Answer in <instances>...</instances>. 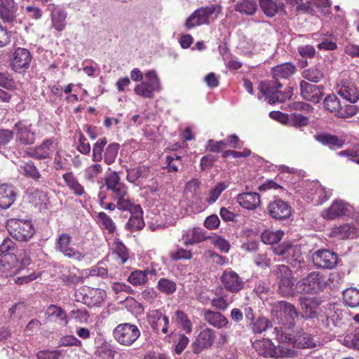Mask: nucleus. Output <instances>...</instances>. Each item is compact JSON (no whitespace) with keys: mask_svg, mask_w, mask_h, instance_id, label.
<instances>
[{"mask_svg":"<svg viewBox=\"0 0 359 359\" xmlns=\"http://www.w3.org/2000/svg\"><path fill=\"white\" fill-rule=\"evenodd\" d=\"M107 189L111 191V196L116 201V206L121 210H125L130 207V200L128 188L121 181L116 172H113L105 179Z\"/></svg>","mask_w":359,"mask_h":359,"instance_id":"f257e3e1","label":"nucleus"},{"mask_svg":"<svg viewBox=\"0 0 359 359\" xmlns=\"http://www.w3.org/2000/svg\"><path fill=\"white\" fill-rule=\"evenodd\" d=\"M222 12L220 4H211L196 9L187 20L185 26L190 29L197 26L214 22Z\"/></svg>","mask_w":359,"mask_h":359,"instance_id":"f03ea898","label":"nucleus"},{"mask_svg":"<svg viewBox=\"0 0 359 359\" xmlns=\"http://www.w3.org/2000/svg\"><path fill=\"white\" fill-rule=\"evenodd\" d=\"M282 84L274 78L271 81L262 82L259 86V91L269 104L283 102L292 97L293 93L291 88L283 93L279 90Z\"/></svg>","mask_w":359,"mask_h":359,"instance_id":"7ed1b4c3","label":"nucleus"},{"mask_svg":"<svg viewBox=\"0 0 359 359\" xmlns=\"http://www.w3.org/2000/svg\"><path fill=\"white\" fill-rule=\"evenodd\" d=\"M162 90L161 80L154 70H149L144 74V80L137 85L135 93L144 98H152L154 93H159Z\"/></svg>","mask_w":359,"mask_h":359,"instance_id":"20e7f679","label":"nucleus"},{"mask_svg":"<svg viewBox=\"0 0 359 359\" xmlns=\"http://www.w3.org/2000/svg\"><path fill=\"white\" fill-rule=\"evenodd\" d=\"M326 284L323 275L318 271H312L297 283L296 288L299 292L314 294L323 290Z\"/></svg>","mask_w":359,"mask_h":359,"instance_id":"39448f33","label":"nucleus"},{"mask_svg":"<svg viewBox=\"0 0 359 359\" xmlns=\"http://www.w3.org/2000/svg\"><path fill=\"white\" fill-rule=\"evenodd\" d=\"M140 336L137 326L131 323L118 324L113 330L114 339L121 345L130 346L135 342Z\"/></svg>","mask_w":359,"mask_h":359,"instance_id":"423d86ee","label":"nucleus"},{"mask_svg":"<svg viewBox=\"0 0 359 359\" xmlns=\"http://www.w3.org/2000/svg\"><path fill=\"white\" fill-rule=\"evenodd\" d=\"M273 312L276 313V316L280 318L283 324L287 323L290 326L293 325L299 315L295 306L285 301H280L274 303L273 305Z\"/></svg>","mask_w":359,"mask_h":359,"instance_id":"0eeeda50","label":"nucleus"},{"mask_svg":"<svg viewBox=\"0 0 359 359\" xmlns=\"http://www.w3.org/2000/svg\"><path fill=\"white\" fill-rule=\"evenodd\" d=\"M343 324V311L330 305L321 316V326L327 331H334Z\"/></svg>","mask_w":359,"mask_h":359,"instance_id":"6e6552de","label":"nucleus"},{"mask_svg":"<svg viewBox=\"0 0 359 359\" xmlns=\"http://www.w3.org/2000/svg\"><path fill=\"white\" fill-rule=\"evenodd\" d=\"M216 339L215 332L210 328L202 330L192 343V351L196 354L209 349L214 344Z\"/></svg>","mask_w":359,"mask_h":359,"instance_id":"1a4fd4ad","label":"nucleus"},{"mask_svg":"<svg viewBox=\"0 0 359 359\" xmlns=\"http://www.w3.org/2000/svg\"><path fill=\"white\" fill-rule=\"evenodd\" d=\"M267 212L271 217L277 220H283L289 218L292 215V208L283 200L276 198L269 203Z\"/></svg>","mask_w":359,"mask_h":359,"instance_id":"9d476101","label":"nucleus"},{"mask_svg":"<svg viewBox=\"0 0 359 359\" xmlns=\"http://www.w3.org/2000/svg\"><path fill=\"white\" fill-rule=\"evenodd\" d=\"M224 288L231 293H238L241 291L245 282L239 275L232 270H225L220 278Z\"/></svg>","mask_w":359,"mask_h":359,"instance_id":"9b49d317","label":"nucleus"},{"mask_svg":"<svg viewBox=\"0 0 359 359\" xmlns=\"http://www.w3.org/2000/svg\"><path fill=\"white\" fill-rule=\"evenodd\" d=\"M57 143L53 139L44 140L40 145L35 147L29 148L27 150V154L32 158L38 160L49 158L52 156L55 150Z\"/></svg>","mask_w":359,"mask_h":359,"instance_id":"f8f14e48","label":"nucleus"},{"mask_svg":"<svg viewBox=\"0 0 359 359\" xmlns=\"http://www.w3.org/2000/svg\"><path fill=\"white\" fill-rule=\"evenodd\" d=\"M32 61L30 52L24 48H17L11 60V65L15 72H20L22 70L27 69Z\"/></svg>","mask_w":359,"mask_h":359,"instance_id":"ddd939ff","label":"nucleus"},{"mask_svg":"<svg viewBox=\"0 0 359 359\" xmlns=\"http://www.w3.org/2000/svg\"><path fill=\"white\" fill-rule=\"evenodd\" d=\"M314 264L323 269H332L337 263V255L329 250H320L316 251L312 256Z\"/></svg>","mask_w":359,"mask_h":359,"instance_id":"4468645a","label":"nucleus"},{"mask_svg":"<svg viewBox=\"0 0 359 359\" xmlns=\"http://www.w3.org/2000/svg\"><path fill=\"white\" fill-rule=\"evenodd\" d=\"M252 346L259 355L265 358H278L282 355L280 347L276 346L267 339L255 341Z\"/></svg>","mask_w":359,"mask_h":359,"instance_id":"2eb2a0df","label":"nucleus"},{"mask_svg":"<svg viewBox=\"0 0 359 359\" xmlns=\"http://www.w3.org/2000/svg\"><path fill=\"white\" fill-rule=\"evenodd\" d=\"M147 320L153 331L158 333L161 331L163 334L168 332L169 319L163 316L160 310H151L147 313Z\"/></svg>","mask_w":359,"mask_h":359,"instance_id":"dca6fc26","label":"nucleus"},{"mask_svg":"<svg viewBox=\"0 0 359 359\" xmlns=\"http://www.w3.org/2000/svg\"><path fill=\"white\" fill-rule=\"evenodd\" d=\"M352 210V206L341 200H336L332 205L323 210L321 216L325 219H334L339 217L346 215Z\"/></svg>","mask_w":359,"mask_h":359,"instance_id":"f3484780","label":"nucleus"},{"mask_svg":"<svg viewBox=\"0 0 359 359\" xmlns=\"http://www.w3.org/2000/svg\"><path fill=\"white\" fill-rule=\"evenodd\" d=\"M323 87L311 84L305 81L300 83V93L303 99L318 103L323 96Z\"/></svg>","mask_w":359,"mask_h":359,"instance_id":"a211bd4d","label":"nucleus"},{"mask_svg":"<svg viewBox=\"0 0 359 359\" xmlns=\"http://www.w3.org/2000/svg\"><path fill=\"white\" fill-rule=\"evenodd\" d=\"M274 253L283 256L288 262H301L302 250L299 245L282 244L273 250Z\"/></svg>","mask_w":359,"mask_h":359,"instance_id":"6ab92c4d","label":"nucleus"},{"mask_svg":"<svg viewBox=\"0 0 359 359\" xmlns=\"http://www.w3.org/2000/svg\"><path fill=\"white\" fill-rule=\"evenodd\" d=\"M50 11L51 27L57 32H62L67 26V12L62 7L59 6H53Z\"/></svg>","mask_w":359,"mask_h":359,"instance_id":"aec40b11","label":"nucleus"},{"mask_svg":"<svg viewBox=\"0 0 359 359\" xmlns=\"http://www.w3.org/2000/svg\"><path fill=\"white\" fill-rule=\"evenodd\" d=\"M294 347L299 348H314L323 346L322 342L314 336L306 332L297 334L293 339Z\"/></svg>","mask_w":359,"mask_h":359,"instance_id":"412c9836","label":"nucleus"},{"mask_svg":"<svg viewBox=\"0 0 359 359\" xmlns=\"http://www.w3.org/2000/svg\"><path fill=\"white\" fill-rule=\"evenodd\" d=\"M31 125L18 122L15 125L14 131L18 141L21 144H32L35 141V133L31 130Z\"/></svg>","mask_w":359,"mask_h":359,"instance_id":"4be33fe9","label":"nucleus"},{"mask_svg":"<svg viewBox=\"0 0 359 359\" xmlns=\"http://www.w3.org/2000/svg\"><path fill=\"white\" fill-rule=\"evenodd\" d=\"M208 238L210 236L204 229L195 226L182 235V241L184 245L189 246L202 242Z\"/></svg>","mask_w":359,"mask_h":359,"instance_id":"5701e85b","label":"nucleus"},{"mask_svg":"<svg viewBox=\"0 0 359 359\" xmlns=\"http://www.w3.org/2000/svg\"><path fill=\"white\" fill-rule=\"evenodd\" d=\"M310 191L308 198L316 205H320L326 201L331 196V192L325 189L317 182L310 184Z\"/></svg>","mask_w":359,"mask_h":359,"instance_id":"b1692460","label":"nucleus"},{"mask_svg":"<svg viewBox=\"0 0 359 359\" xmlns=\"http://www.w3.org/2000/svg\"><path fill=\"white\" fill-rule=\"evenodd\" d=\"M18 5L14 0H0V18L6 22H12L16 18Z\"/></svg>","mask_w":359,"mask_h":359,"instance_id":"393cba45","label":"nucleus"},{"mask_svg":"<svg viewBox=\"0 0 359 359\" xmlns=\"http://www.w3.org/2000/svg\"><path fill=\"white\" fill-rule=\"evenodd\" d=\"M203 318L210 325L222 329L229 324L228 319L220 312L210 309L203 310Z\"/></svg>","mask_w":359,"mask_h":359,"instance_id":"a878e982","label":"nucleus"},{"mask_svg":"<svg viewBox=\"0 0 359 359\" xmlns=\"http://www.w3.org/2000/svg\"><path fill=\"white\" fill-rule=\"evenodd\" d=\"M16 199L14 187L11 185L2 184L0 185V208L7 209L11 207Z\"/></svg>","mask_w":359,"mask_h":359,"instance_id":"bb28decb","label":"nucleus"},{"mask_svg":"<svg viewBox=\"0 0 359 359\" xmlns=\"http://www.w3.org/2000/svg\"><path fill=\"white\" fill-rule=\"evenodd\" d=\"M11 236L17 241H26L34 233L33 226H6Z\"/></svg>","mask_w":359,"mask_h":359,"instance_id":"cd10ccee","label":"nucleus"},{"mask_svg":"<svg viewBox=\"0 0 359 359\" xmlns=\"http://www.w3.org/2000/svg\"><path fill=\"white\" fill-rule=\"evenodd\" d=\"M201 182L197 179H192L185 185L184 197L190 205L196 203L200 198L199 189Z\"/></svg>","mask_w":359,"mask_h":359,"instance_id":"c85d7f7f","label":"nucleus"},{"mask_svg":"<svg viewBox=\"0 0 359 359\" xmlns=\"http://www.w3.org/2000/svg\"><path fill=\"white\" fill-rule=\"evenodd\" d=\"M237 201L243 208L248 210L257 208L261 203L260 196L256 192L241 194L238 196Z\"/></svg>","mask_w":359,"mask_h":359,"instance_id":"c756f323","label":"nucleus"},{"mask_svg":"<svg viewBox=\"0 0 359 359\" xmlns=\"http://www.w3.org/2000/svg\"><path fill=\"white\" fill-rule=\"evenodd\" d=\"M332 233L340 239H353L359 235V226H337Z\"/></svg>","mask_w":359,"mask_h":359,"instance_id":"7c9ffc66","label":"nucleus"},{"mask_svg":"<svg viewBox=\"0 0 359 359\" xmlns=\"http://www.w3.org/2000/svg\"><path fill=\"white\" fill-rule=\"evenodd\" d=\"M339 95L351 103H355L359 100V91L355 84L348 83L341 87Z\"/></svg>","mask_w":359,"mask_h":359,"instance_id":"2f4dec72","label":"nucleus"},{"mask_svg":"<svg viewBox=\"0 0 359 359\" xmlns=\"http://www.w3.org/2000/svg\"><path fill=\"white\" fill-rule=\"evenodd\" d=\"M296 67L291 63H283L272 69L273 78L278 79H287L294 74Z\"/></svg>","mask_w":359,"mask_h":359,"instance_id":"473e14b6","label":"nucleus"},{"mask_svg":"<svg viewBox=\"0 0 359 359\" xmlns=\"http://www.w3.org/2000/svg\"><path fill=\"white\" fill-rule=\"evenodd\" d=\"M299 302L302 311V315L303 318L309 319L317 316L316 306L313 304V301L311 298L300 297Z\"/></svg>","mask_w":359,"mask_h":359,"instance_id":"72a5a7b5","label":"nucleus"},{"mask_svg":"<svg viewBox=\"0 0 359 359\" xmlns=\"http://www.w3.org/2000/svg\"><path fill=\"white\" fill-rule=\"evenodd\" d=\"M15 256L18 259V265H16V272L19 273L21 270L25 269L32 263L30 257V250L25 248H16Z\"/></svg>","mask_w":359,"mask_h":359,"instance_id":"f704fd0d","label":"nucleus"},{"mask_svg":"<svg viewBox=\"0 0 359 359\" xmlns=\"http://www.w3.org/2000/svg\"><path fill=\"white\" fill-rule=\"evenodd\" d=\"M315 138L322 144L331 149L341 148L344 143L342 139L330 134H318L315 136Z\"/></svg>","mask_w":359,"mask_h":359,"instance_id":"c9c22d12","label":"nucleus"},{"mask_svg":"<svg viewBox=\"0 0 359 359\" xmlns=\"http://www.w3.org/2000/svg\"><path fill=\"white\" fill-rule=\"evenodd\" d=\"M88 307L99 306L106 297V292L104 290L99 288H87Z\"/></svg>","mask_w":359,"mask_h":359,"instance_id":"e433bc0d","label":"nucleus"},{"mask_svg":"<svg viewBox=\"0 0 359 359\" xmlns=\"http://www.w3.org/2000/svg\"><path fill=\"white\" fill-rule=\"evenodd\" d=\"M62 178L66 185L76 195L81 196L84 194L85 191L83 187L79 183L72 172H66L63 174Z\"/></svg>","mask_w":359,"mask_h":359,"instance_id":"4c0bfd02","label":"nucleus"},{"mask_svg":"<svg viewBox=\"0 0 359 359\" xmlns=\"http://www.w3.org/2000/svg\"><path fill=\"white\" fill-rule=\"evenodd\" d=\"M45 316L48 320H50L52 318L55 317L58 320L63 321L65 325H67L69 323L65 311L60 306L55 304H51L48 306Z\"/></svg>","mask_w":359,"mask_h":359,"instance_id":"58836bf2","label":"nucleus"},{"mask_svg":"<svg viewBox=\"0 0 359 359\" xmlns=\"http://www.w3.org/2000/svg\"><path fill=\"white\" fill-rule=\"evenodd\" d=\"M228 187L229 183L226 182L217 183L206 194L205 201L210 205L214 203Z\"/></svg>","mask_w":359,"mask_h":359,"instance_id":"ea45409f","label":"nucleus"},{"mask_svg":"<svg viewBox=\"0 0 359 359\" xmlns=\"http://www.w3.org/2000/svg\"><path fill=\"white\" fill-rule=\"evenodd\" d=\"M48 200L47 194L39 189H34L29 194V202L39 206L40 209L46 208Z\"/></svg>","mask_w":359,"mask_h":359,"instance_id":"a19ab883","label":"nucleus"},{"mask_svg":"<svg viewBox=\"0 0 359 359\" xmlns=\"http://www.w3.org/2000/svg\"><path fill=\"white\" fill-rule=\"evenodd\" d=\"M278 292L283 297H291L294 294V283L292 279V276L279 280Z\"/></svg>","mask_w":359,"mask_h":359,"instance_id":"79ce46f5","label":"nucleus"},{"mask_svg":"<svg viewBox=\"0 0 359 359\" xmlns=\"http://www.w3.org/2000/svg\"><path fill=\"white\" fill-rule=\"evenodd\" d=\"M343 300L346 305L350 307L359 306V290L355 288H348L344 290Z\"/></svg>","mask_w":359,"mask_h":359,"instance_id":"37998d69","label":"nucleus"},{"mask_svg":"<svg viewBox=\"0 0 359 359\" xmlns=\"http://www.w3.org/2000/svg\"><path fill=\"white\" fill-rule=\"evenodd\" d=\"M260 6L263 12L269 17L274 16L283 7V4H276L272 0H260Z\"/></svg>","mask_w":359,"mask_h":359,"instance_id":"c03bdc74","label":"nucleus"},{"mask_svg":"<svg viewBox=\"0 0 359 359\" xmlns=\"http://www.w3.org/2000/svg\"><path fill=\"white\" fill-rule=\"evenodd\" d=\"M126 210L130 212V217L127 224H144L143 211L140 205H133L130 202V207Z\"/></svg>","mask_w":359,"mask_h":359,"instance_id":"a18cd8bd","label":"nucleus"},{"mask_svg":"<svg viewBox=\"0 0 359 359\" xmlns=\"http://www.w3.org/2000/svg\"><path fill=\"white\" fill-rule=\"evenodd\" d=\"M257 9V4L255 0H241L238 1L235 10L242 14L252 15Z\"/></svg>","mask_w":359,"mask_h":359,"instance_id":"49530a36","label":"nucleus"},{"mask_svg":"<svg viewBox=\"0 0 359 359\" xmlns=\"http://www.w3.org/2000/svg\"><path fill=\"white\" fill-rule=\"evenodd\" d=\"M112 254L116 255L120 259V264H123L129 258V252L125 245L119 241H116L113 244Z\"/></svg>","mask_w":359,"mask_h":359,"instance_id":"de8ad7c7","label":"nucleus"},{"mask_svg":"<svg viewBox=\"0 0 359 359\" xmlns=\"http://www.w3.org/2000/svg\"><path fill=\"white\" fill-rule=\"evenodd\" d=\"M118 150L119 144L118 143H111L106 147L102 157L106 164L111 165L115 161Z\"/></svg>","mask_w":359,"mask_h":359,"instance_id":"09e8293b","label":"nucleus"},{"mask_svg":"<svg viewBox=\"0 0 359 359\" xmlns=\"http://www.w3.org/2000/svg\"><path fill=\"white\" fill-rule=\"evenodd\" d=\"M325 107L332 113H336L339 115L340 110L341 109V103L338 97L331 94L327 95L324 100Z\"/></svg>","mask_w":359,"mask_h":359,"instance_id":"8fccbe9b","label":"nucleus"},{"mask_svg":"<svg viewBox=\"0 0 359 359\" xmlns=\"http://www.w3.org/2000/svg\"><path fill=\"white\" fill-rule=\"evenodd\" d=\"M176 322L187 333L192 331V323L186 313L181 310L175 311Z\"/></svg>","mask_w":359,"mask_h":359,"instance_id":"3c124183","label":"nucleus"},{"mask_svg":"<svg viewBox=\"0 0 359 359\" xmlns=\"http://www.w3.org/2000/svg\"><path fill=\"white\" fill-rule=\"evenodd\" d=\"M302 76L304 79L313 83H318L323 78V73L318 67H311L302 72Z\"/></svg>","mask_w":359,"mask_h":359,"instance_id":"603ef678","label":"nucleus"},{"mask_svg":"<svg viewBox=\"0 0 359 359\" xmlns=\"http://www.w3.org/2000/svg\"><path fill=\"white\" fill-rule=\"evenodd\" d=\"M102 172V167L99 163H94L87 167L84 170V179L86 181L94 182L95 180Z\"/></svg>","mask_w":359,"mask_h":359,"instance_id":"864d4df0","label":"nucleus"},{"mask_svg":"<svg viewBox=\"0 0 359 359\" xmlns=\"http://www.w3.org/2000/svg\"><path fill=\"white\" fill-rule=\"evenodd\" d=\"M107 144L106 138L98 140L93 147L92 159L94 162H100L102 160L103 151L104 152V147Z\"/></svg>","mask_w":359,"mask_h":359,"instance_id":"5fc2aeb1","label":"nucleus"},{"mask_svg":"<svg viewBox=\"0 0 359 359\" xmlns=\"http://www.w3.org/2000/svg\"><path fill=\"white\" fill-rule=\"evenodd\" d=\"M20 170L23 172L24 175L30 177L34 180H38L41 177V174L39 173L38 169L31 161L24 163L23 164L20 165Z\"/></svg>","mask_w":359,"mask_h":359,"instance_id":"6e6d98bb","label":"nucleus"},{"mask_svg":"<svg viewBox=\"0 0 359 359\" xmlns=\"http://www.w3.org/2000/svg\"><path fill=\"white\" fill-rule=\"evenodd\" d=\"M283 236V231H271L266 230L262 233V240L266 244L272 245L279 242L281 240Z\"/></svg>","mask_w":359,"mask_h":359,"instance_id":"4d7b16f0","label":"nucleus"},{"mask_svg":"<svg viewBox=\"0 0 359 359\" xmlns=\"http://www.w3.org/2000/svg\"><path fill=\"white\" fill-rule=\"evenodd\" d=\"M18 259L15 256V252L0 255V265L6 269H15L18 265Z\"/></svg>","mask_w":359,"mask_h":359,"instance_id":"13d9d810","label":"nucleus"},{"mask_svg":"<svg viewBox=\"0 0 359 359\" xmlns=\"http://www.w3.org/2000/svg\"><path fill=\"white\" fill-rule=\"evenodd\" d=\"M148 271L136 270L132 272L128 280L133 285H140L147 282Z\"/></svg>","mask_w":359,"mask_h":359,"instance_id":"bf43d9fd","label":"nucleus"},{"mask_svg":"<svg viewBox=\"0 0 359 359\" xmlns=\"http://www.w3.org/2000/svg\"><path fill=\"white\" fill-rule=\"evenodd\" d=\"M252 325L255 333H262L272 327L271 323L265 317H259Z\"/></svg>","mask_w":359,"mask_h":359,"instance_id":"052dcab7","label":"nucleus"},{"mask_svg":"<svg viewBox=\"0 0 359 359\" xmlns=\"http://www.w3.org/2000/svg\"><path fill=\"white\" fill-rule=\"evenodd\" d=\"M344 344L348 348L359 350V328L355 329L353 332L346 334L344 339Z\"/></svg>","mask_w":359,"mask_h":359,"instance_id":"680f3d73","label":"nucleus"},{"mask_svg":"<svg viewBox=\"0 0 359 359\" xmlns=\"http://www.w3.org/2000/svg\"><path fill=\"white\" fill-rule=\"evenodd\" d=\"M158 287L161 292L171 294L176 291V284L174 281L162 278L158 280Z\"/></svg>","mask_w":359,"mask_h":359,"instance_id":"e2e57ef3","label":"nucleus"},{"mask_svg":"<svg viewBox=\"0 0 359 359\" xmlns=\"http://www.w3.org/2000/svg\"><path fill=\"white\" fill-rule=\"evenodd\" d=\"M309 123L308 117L299 114H292L289 118L288 124L295 128H302L307 126Z\"/></svg>","mask_w":359,"mask_h":359,"instance_id":"0e129e2a","label":"nucleus"},{"mask_svg":"<svg viewBox=\"0 0 359 359\" xmlns=\"http://www.w3.org/2000/svg\"><path fill=\"white\" fill-rule=\"evenodd\" d=\"M115 353L109 344H102L97 348L95 354L102 359H114Z\"/></svg>","mask_w":359,"mask_h":359,"instance_id":"69168bd1","label":"nucleus"},{"mask_svg":"<svg viewBox=\"0 0 359 359\" xmlns=\"http://www.w3.org/2000/svg\"><path fill=\"white\" fill-rule=\"evenodd\" d=\"M60 278L67 285H76L83 280V278L81 276H77L70 271L63 273Z\"/></svg>","mask_w":359,"mask_h":359,"instance_id":"338daca9","label":"nucleus"},{"mask_svg":"<svg viewBox=\"0 0 359 359\" xmlns=\"http://www.w3.org/2000/svg\"><path fill=\"white\" fill-rule=\"evenodd\" d=\"M231 301L226 299L225 296H220L213 298L211 300V305L212 307L218 310H226L231 304Z\"/></svg>","mask_w":359,"mask_h":359,"instance_id":"774afa93","label":"nucleus"}]
</instances>
